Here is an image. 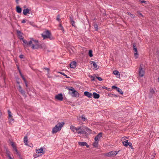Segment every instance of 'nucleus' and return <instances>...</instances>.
Segmentation results:
<instances>
[{
    "instance_id": "1",
    "label": "nucleus",
    "mask_w": 159,
    "mask_h": 159,
    "mask_svg": "<svg viewBox=\"0 0 159 159\" xmlns=\"http://www.w3.org/2000/svg\"><path fill=\"white\" fill-rule=\"evenodd\" d=\"M30 40L32 41V43L29 46H31L32 49L41 48L45 49L46 48V46L44 43H39L38 40H34L33 38H31Z\"/></svg>"
},
{
    "instance_id": "2",
    "label": "nucleus",
    "mask_w": 159,
    "mask_h": 159,
    "mask_svg": "<svg viewBox=\"0 0 159 159\" xmlns=\"http://www.w3.org/2000/svg\"><path fill=\"white\" fill-rule=\"evenodd\" d=\"M91 130L85 126L82 125L78 127V134H84L87 135L89 133H91Z\"/></svg>"
},
{
    "instance_id": "3",
    "label": "nucleus",
    "mask_w": 159,
    "mask_h": 159,
    "mask_svg": "<svg viewBox=\"0 0 159 159\" xmlns=\"http://www.w3.org/2000/svg\"><path fill=\"white\" fill-rule=\"evenodd\" d=\"M16 32L17 35L20 37V39L22 40V41L24 43L23 45L25 48H26L27 47L30 46L32 44V40H30L29 42H28L26 40L24 39L22 35L23 33H21L20 31L17 30Z\"/></svg>"
},
{
    "instance_id": "4",
    "label": "nucleus",
    "mask_w": 159,
    "mask_h": 159,
    "mask_svg": "<svg viewBox=\"0 0 159 159\" xmlns=\"http://www.w3.org/2000/svg\"><path fill=\"white\" fill-rule=\"evenodd\" d=\"M41 35L43 39H49L50 40H52L54 39V38L52 36L50 31L48 30H46L44 31Z\"/></svg>"
},
{
    "instance_id": "5",
    "label": "nucleus",
    "mask_w": 159,
    "mask_h": 159,
    "mask_svg": "<svg viewBox=\"0 0 159 159\" xmlns=\"http://www.w3.org/2000/svg\"><path fill=\"white\" fill-rule=\"evenodd\" d=\"M64 123L63 122L61 123H59L56 125L52 129V134L56 133L57 132L60 131L62 126L64 125Z\"/></svg>"
},
{
    "instance_id": "6",
    "label": "nucleus",
    "mask_w": 159,
    "mask_h": 159,
    "mask_svg": "<svg viewBox=\"0 0 159 159\" xmlns=\"http://www.w3.org/2000/svg\"><path fill=\"white\" fill-rule=\"evenodd\" d=\"M145 72L143 68L141 67V65H140L139 71V75L140 77H142L144 76Z\"/></svg>"
},
{
    "instance_id": "7",
    "label": "nucleus",
    "mask_w": 159,
    "mask_h": 159,
    "mask_svg": "<svg viewBox=\"0 0 159 159\" xmlns=\"http://www.w3.org/2000/svg\"><path fill=\"white\" fill-rule=\"evenodd\" d=\"M133 47L134 51L136 52L134 53V56L136 58H137L138 57V54L137 49L136 48V44L134 43L133 44Z\"/></svg>"
},
{
    "instance_id": "8",
    "label": "nucleus",
    "mask_w": 159,
    "mask_h": 159,
    "mask_svg": "<svg viewBox=\"0 0 159 159\" xmlns=\"http://www.w3.org/2000/svg\"><path fill=\"white\" fill-rule=\"evenodd\" d=\"M118 152L117 151H111L109 152L108 153L105 154V156L107 157H111V156H115L118 153Z\"/></svg>"
},
{
    "instance_id": "9",
    "label": "nucleus",
    "mask_w": 159,
    "mask_h": 159,
    "mask_svg": "<svg viewBox=\"0 0 159 159\" xmlns=\"http://www.w3.org/2000/svg\"><path fill=\"white\" fill-rule=\"evenodd\" d=\"M55 98L57 100L62 101L63 100V95L62 93H60L55 96Z\"/></svg>"
},
{
    "instance_id": "10",
    "label": "nucleus",
    "mask_w": 159,
    "mask_h": 159,
    "mask_svg": "<svg viewBox=\"0 0 159 159\" xmlns=\"http://www.w3.org/2000/svg\"><path fill=\"white\" fill-rule=\"evenodd\" d=\"M72 92L71 93V94L72 97L77 98L79 96V93L75 89H73L72 90Z\"/></svg>"
},
{
    "instance_id": "11",
    "label": "nucleus",
    "mask_w": 159,
    "mask_h": 159,
    "mask_svg": "<svg viewBox=\"0 0 159 159\" xmlns=\"http://www.w3.org/2000/svg\"><path fill=\"white\" fill-rule=\"evenodd\" d=\"M45 151L44 152L43 149L41 147L39 149L36 150V153L38 154L39 153L40 156H41L43 154H44L45 153Z\"/></svg>"
},
{
    "instance_id": "12",
    "label": "nucleus",
    "mask_w": 159,
    "mask_h": 159,
    "mask_svg": "<svg viewBox=\"0 0 159 159\" xmlns=\"http://www.w3.org/2000/svg\"><path fill=\"white\" fill-rule=\"evenodd\" d=\"M70 129L73 132L78 133V127H75L73 125H71L70 126Z\"/></svg>"
},
{
    "instance_id": "13",
    "label": "nucleus",
    "mask_w": 159,
    "mask_h": 159,
    "mask_svg": "<svg viewBox=\"0 0 159 159\" xmlns=\"http://www.w3.org/2000/svg\"><path fill=\"white\" fill-rule=\"evenodd\" d=\"M102 133L100 132L95 137L94 139L95 141H98L100 138L102 137Z\"/></svg>"
},
{
    "instance_id": "14",
    "label": "nucleus",
    "mask_w": 159,
    "mask_h": 159,
    "mask_svg": "<svg viewBox=\"0 0 159 159\" xmlns=\"http://www.w3.org/2000/svg\"><path fill=\"white\" fill-rule=\"evenodd\" d=\"M84 94L85 96H87L89 98H91L93 96V94L92 93L88 91L84 92Z\"/></svg>"
},
{
    "instance_id": "15",
    "label": "nucleus",
    "mask_w": 159,
    "mask_h": 159,
    "mask_svg": "<svg viewBox=\"0 0 159 159\" xmlns=\"http://www.w3.org/2000/svg\"><path fill=\"white\" fill-rule=\"evenodd\" d=\"M30 9L27 8L26 9H24L23 10V13L25 16H26L27 14H30Z\"/></svg>"
},
{
    "instance_id": "16",
    "label": "nucleus",
    "mask_w": 159,
    "mask_h": 159,
    "mask_svg": "<svg viewBox=\"0 0 159 159\" xmlns=\"http://www.w3.org/2000/svg\"><path fill=\"white\" fill-rule=\"evenodd\" d=\"M78 144L79 145L81 146H85L87 148L89 147V146L87 144V143L85 142H79Z\"/></svg>"
},
{
    "instance_id": "17",
    "label": "nucleus",
    "mask_w": 159,
    "mask_h": 159,
    "mask_svg": "<svg viewBox=\"0 0 159 159\" xmlns=\"http://www.w3.org/2000/svg\"><path fill=\"white\" fill-rule=\"evenodd\" d=\"M76 62L75 61H73L71 62L70 64V67L72 68H74L76 66Z\"/></svg>"
},
{
    "instance_id": "18",
    "label": "nucleus",
    "mask_w": 159,
    "mask_h": 159,
    "mask_svg": "<svg viewBox=\"0 0 159 159\" xmlns=\"http://www.w3.org/2000/svg\"><path fill=\"white\" fill-rule=\"evenodd\" d=\"M24 142L25 144L27 146H29L28 144V139L27 136H25L24 137Z\"/></svg>"
},
{
    "instance_id": "19",
    "label": "nucleus",
    "mask_w": 159,
    "mask_h": 159,
    "mask_svg": "<svg viewBox=\"0 0 159 159\" xmlns=\"http://www.w3.org/2000/svg\"><path fill=\"white\" fill-rule=\"evenodd\" d=\"M70 23L72 25V26H73L75 27V22L73 20V18L72 17L70 16Z\"/></svg>"
},
{
    "instance_id": "20",
    "label": "nucleus",
    "mask_w": 159,
    "mask_h": 159,
    "mask_svg": "<svg viewBox=\"0 0 159 159\" xmlns=\"http://www.w3.org/2000/svg\"><path fill=\"white\" fill-rule=\"evenodd\" d=\"M93 98L95 99H98L100 97L99 94L95 92L93 93Z\"/></svg>"
},
{
    "instance_id": "21",
    "label": "nucleus",
    "mask_w": 159,
    "mask_h": 159,
    "mask_svg": "<svg viewBox=\"0 0 159 159\" xmlns=\"http://www.w3.org/2000/svg\"><path fill=\"white\" fill-rule=\"evenodd\" d=\"M79 118L81 119V120L83 121H87V119L85 117L84 115L83 114L82 116H80Z\"/></svg>"
},
{
    "instance_id": "22",
    "label": "nucleus",
    "mask_w": 159,
    "mask_h": 159,
    "mask_svg": "<svg viewBox=\"0 0 159 159\" xmlns=\"http://www.w3.org/2000/svg\"><path fill=\"white\" fill-rule=\"evenodd\" d=\"M16 11L18 13L21 12L22 8L19 6H17L16 7Z\"/></svg>"
},
{
    "instance_id": "23",
    "label": "nucleus",
    "mask_w": 159,
    "mask_h": 159,
    "mask_svg": "<svg viewBox=\"0 0 159 159\" xmlns=\"http://www.w3.org/2000/svg\"><path fill=\"white\" fill-rule=\"evenodd\" d=\"M123 145L127 147L128 146L129 142H128V140H126L125 141H124L122 142Z\"/></svg>"
},
{
    "instance_id": "24",
    "label": "nucleus",
    "mask_w": 159,
    "mask_h": 159,
    "mask_svg": "<svg viewBox=\"0 0 159 159\" xmlns=\"http://www.w3.org/2000/svg\"><path fill=\"white\" fill-rule=\"evenodd\" d=\"M20 92L21 94L23 95V96H24L25 98L27 97L26 95L25 94V92L24 90H22L20 91Z\"/></svg>"
},
{
    "instance_id": "25",
    "label": "nucleus",
    "mask_w": 159,
    "mask_h": 159,
    "mask_svg": "<svg viewBox=\"0 0 159 159\" xmlns=\"http://www.w3.org/2000/svg\"><path fill=\"white\" fill-rule=\"evenodd\" d=\"M155 155L156 154L154 152H152V153H151V154L150 155L149 157H150L151 158L153 159L155 157Z\"/></svg>"
},
{
    "instance_id": "26",
    "label": "nucleus",
    "mask_w": 159,
    "mask_h": 159,
    "mask_svg": "<svg viewBox=\"0 0 159 159\" xmlns=\"http://www.w3.org/2000/svg\"><path fill=\"white\" fill-rule=\"evenodd\" d=\"M116 91H117L120 94H123V93L122 91L119 88H118Z\"/></svg>"
},
{
    "instance_id": "27",
    "label": "nucleus",
    "mask_w": 159,
    "mask_h": 159,
    "mask_svg": "<svg viewBox=\"0 0 159 159\" xmlns=\"http://www.w3.org/2000/svg\"><path fill=\"white\" fill-rule=\"evenodd\" d=\"M129 16L130 17L132 18H134L135 17V16L134 15L131 14L130 12H127Z\"/></svg>"
},
{
    "instance_id": "28",
    "label": "nucleus",
    "mask_w": 159,
    "mask_h": 159,
    "mask_svg": "<svg viewBox=\"0 0 159 159\" xmlns=\"http://www.w3.org/2000/svg\"><path fill=\"white\" fill-rule=\"evenodd\" d=\"M59 29L62 30L63 32L64 31V29L63 27L62 26L61 24V23H60L59 25Z\"/></svg>"
},
{
    "instance_id": "29",
    "label": "nucleus",
    "mask_w": 159,
    "mask_h": 159,
    "mask_svg": "<svg viewBox=\"0 0 159 159\" xmlns=\"http://www.w3.org/2000/svg\"><path fill=\"white\" fill-rule=\"evenodd\" d=\"M93 145L95 147H97L98 145V141H95L93 143Z\"/></svg>"
},
{
    "instance_id": "30",
    "label": "nucleus",
    "mask_w": 159,
    "mask_h": 159,
    "mask_svg": "<svg viewBox=\"0 0 159 159\" xmlns=\"http://www.w3.org/2000/svg\"><path fill=\"white\" fill-rule=\"evenodd\" d=\"M8 117L9 118L10 117H12V116L11 115V112L10 110H8Z\"/></svg>"
},
{
    "instance_id": "31",
    "label": "nucleus",
    "mask_w": 159,
    "mask_h": 159,
    "mask_svg": "<svg viewBox=\"0 0 159 159\" xmlns=\"http://www.w3.org/2000/svg\"><path fill=\"white\" fill-rule=\"evenodd\" d=\"M89 54L90 57H92L93 56L92 54V51L91 50H90L89 52Z\"/></svg>"
},
{
    "instance_id": "32",
    "label": "nucleus",
    "mask_w": 159,
    "mask_h": 159,
    "mask_svg": "<svg viewBox=\"0 0 159 159\" xmlns=\"http://www.w3.org/2000/svg\"><path fill=\"white\" fill-rule=\"evenodd\" d=\"M150 93H151L152 94H154L155 93V91L153 89H150Z\"/></svg>"
},
{
    "instance_id": "33",
    "label": "nucleus",
    "mask_w": 159,
    "mask_h": 159,
    "mask_svg": "<svg viewBox=\"0 0 159 159\" xmlns=\"http://www.w3.org/2000/svg\"><path fill=\"white\" fill-rule=\"evenodd\" d=\"M113 73L115 75H120L119 72L117 70H116L114 71Z\"/></svg>"
},
{
    "instance_id": "34",
    "label": "nucleus",
    "mask_w": 159,
    "mask_h": 159,
    "mask_svg": "<svg viewBox=\"0 0 159 159\" xmlns=\"http://www.w3.org/2000/svg\"><path fill=\"white\" fill-rule=\"evenodd\" d=\"M102 88L103 89H106L107 91H110L111 90V89L110 88H107L105 86H103Z\"/></svg>"
},
{
    "instance_id": "35",
    "label": "nucleus",
    "mask_w": 159,
    "mask_h": 159,
    "mask_svg": "<svg viewBox=\"0 0 159 159\" xmlns=\"http://www.w3.org/2000/svg\"><path fill=\"white\" fill-rule=\"evenodd\" d=\"M56 20L59 21H60L61 20L60 16L59 15H58L57 17Z\"/></svg>"
},
{
    "instance_id": "36",
    "label": "nucleus",
    "mask_w": 159,
    "mask_h": 159,
    "mask_svg": "<svg viewBox=\"0 0 159 159\" xmlns=\"http://www.w3.org/2000/svg\"><path fill=\"white\" fill-rule=\"evenodd\" d=\"M11 143L12 147L13 148H15V147H16V146L15 145L14 143L13 142H11Z\"/></svg>"
},
{
    "instance_id": "37",
    "label": "nucleus",
    "mask_w": 159,
    "mask_h": 159,
    "mask_svg": "<svg viewBox=\"0 0 159 159\" xmlns=\"http://www.w3.org/2000/svg\"><path fill=\"white\" fill-rule=\"evenodd\" d=\"M59 73L63 75L64 76H65L66 78H69V77L67 76L65 74H64V73L61 72H59Z\"/></svg>"
},
{
    "instance_id": "38",
    "label": "nucleus",
    "mask_w": 159,
    "mask_h": 159,
    "mask_svg": "<svg viewBox=\"0 0 159 159\" xmlns=\"http://www.w3.org/2000/svg\"><path fill=\"white\" fill-rule=\"evenodd\" d=\"M93 66L95 68H96V69H96V68H97V65L96 63L95 62H93Z\"/></svg>"
},
{
    "instance_id": "39",
    "label": "nucleus",
    "mask_w": 159,
    "mask_h": 159,
    "mask_svg": "<svg viewBox=\"0 0 159 159\" xmlns=\"http://www.w3.org/2000/svg\"><path fill=\"white\" fill-rule=\"evenodd\" d=\"M128 145L130 147V148L131 149H134V148L132 145V144L131 143L129 142Z\"/></svg>"
},
{
    "instance_id": "40",
    "label": "nucleus",
    "mask_w": 159,
    "mask_h": 159,
    "mask_svg": "<svg viewBox=\"0 0 159 159\" xmlns=\"http://www.w3.org/2000/svg\"><path fill=\"white\" fill-rule=\"evenodd\" d=\"M94 27L95 29V30H98V25L97 24H95L94 25Z\"/></svg>"
},
{
    "instance_id": "41",
    "label": "nucleus",
    "mask_w": 159,
    "mask_h": 159,
    "mask_svg": "<svg viewBox=\"0 0 159 159\" xmlns=\"http://www.w3.org/2000/svg\"><path fill=\"white\" fill-rule=\"evenodd\" d=\"M17 69H18V70L19 73H20V76H22V75L23 74L21 73V71H20V69L19 68V67L18 66H17Z\"/></svg>"
},
{
    "instance_id": "42",
    "label": "nucleus",
    "mask_w": 159,
    "mask_h": 159,
    "mask_svg": "<svg viewBox=\"0 0 159 159\" xmlns=\"http://www.w3.org/2000/svg\"><path fill=\"white\" fill-rule=\"evenodd\" d=\"M21 77L22 78L24 82L25 83L26 82V80L25 78L24 77L23 75H22V76H21Z\"/></svg>"
},
{
    "instance_id": "43",
    "label": "nucleus",
    "mask_w": 159,
    "mask_h": 159,
    "mask_svg": "<svg viewBox=\"0 0 159 159\" xmlns=\"http://www.w3.org/2000/svg\"><path fill=\"white\" fill-rule=\"evenodd\" d=\"M18 90L19 92L20 91L23 90L21 86L20 85L18 86Z\"/></svg>"
},
{
    "instance_id": "44",
    "label": "nucleus",
    "mask_w": 159,
    "mask_h": 159,
    "mask_svg": "<svg viewBox=\"0 0 159 159\" xmlns=\"http://www.w3.org/2000/svg\"><path fill=\"white\" fill-rule=\"evenodd\" d=\"M96 78L98 79V80H99V81H101L102 80V79L100 77H97L96 76Z\"/></svg>"
},
{
    "instance_id": "45",
    "label": "nucleus",
    "mask_w": 159,
    "mask_h": 159,
    "mask_svg": "<svg viewBox=\"0 0 159 159\" xmlns=\"http://www.w3.org/2000/svg\"><path fill=\"white\" fill-rule=\"evenodd\" d=\"M137 13L138 14H139L141 16H142V17H143V15H142V14L141 13L140 11H137Z\"/></svg>"
},
{
    "instance_id": "46",
    "label": "nucleus",
    "mask_w": 159,
    "mask_h": 159,
    "mask_svg": "<svg viewBox=\"0 0 159 159\" xmlns=\"http://www.w3.org/2000/svg\"><path fill=\"white\" fill-rule=\"evenodd\" d=\"M43 69H45V70H47V72H48V74H49V71L50 70V69H49V68L45 67V68H43Z\"/></svg>"
},
{
    "instance_id": "47",
    "label": "nucleus",
    "mask_w": 159,
    "mask_h": 159,
    "mask_svg": "<svg viewBox=\"0 0 159 159\" xmlns=\"http://www.w3.org/2000/svg\"><path fill=\"white\" fill-rule=\"evenodd\" d=\"M112 88L113 89H115L116 90H117V89L118 88V87H117L116 86H113L112 87Z\"/></svg>"
},
{
    "instance_id": "48",
    "label": "nucleus",
    "mask_w": 159,
    "mask_h": 159,
    "mask_svg": "<svg viewBox=\"0 0 159 159\" xmlns=\"http://www.w3.org/2000/svg\"><path fill=\"white\" fill-rule=\"evenodd\" d=\"M19 57L21 58H24V56L23 55L21 54L19 56Z\"/></svg>"
},
{
    "instance_id": "49",
    "label": "nucleus",
    "mask_w": 159,
    "mask_h": 159,
    "mask_svg": "<svg viewBox=\"0 0 159 159\" xmlns=\"http://www.w3.org/2000/svg\"><path fill=\"white\" fill-rule=\"evenodd\" d=\"M68 89L69 90H71L72 91V90L73 89H75L73 88L72 87H70V88H68L67 89Z\"/></svg>"
},
{
    "instance_id": "50",
    "label": "nucleus",
    "mask_w": 159,
    "mask_h": 159,
    "mask_svg": "<svg viewBox=\"0 0 159 159\" xmlns=\"http://www.w3.org/2000/svg\"><path fill=\"white\" fill-rule=\"evenodd\" d=\"M141 3H144L145 4H147V2L146 1H144V0H142L141 1Z\"/></svg>"
},
{
    "instance_id": "51",
    "label": "nucleus",
    "mask_w": 159,
    "mask_h": 159,
    "mask_svg": "<svg viewBox=\"0 0 159 159\" xmlns=\"http://www.w3.org/2000/svg\"><path fill=\"white\" fill-rule=\"evenodd\" d=\"M26 22V20L25 19H23L21 21V23H24Z\"/></svg>"
},
{
    "instance_id": "52",
    "label": "nucleus",
    "mask_w": 159,
    "mask_h": 159,
    "mask_svg": "<svg viewBox=\"0 0 159 159\" xmlns=\"http://www.w3.org/2000/svg\"><path fill=\"white\" fill-rule=\"evenodd\" d=\"M13 149L16 152L18 153V150L17 149L16 147H15V148H14Z\"/></svg>"
},
{
    "instance_id": "53",
    "label": "nucleus",
    "mask_w": 159,
    "mask_h": 159,
    "mask_svg": "<svg viewBox=\"0 0 159 159\" xmlns=\"http://www.w3.org/2000/svg\"><path fill=\"white\" fill-rule=\"evenodd\" d=\"M25 83V85L26 87H27V88L28 87V85L27 82V81Z\"/></svg>"
},
{
    "instance_id": "54",
    "label": "nucleus",
    "mask_w": 159,
    "mask_h": 159,
    "mask_svg": "<svg viewBox=\"0 0 159 159\" xmlns=\"http://www.w3.org/2000/svg\"><path fill=\"white\" fill-rule=\"evenodd\" d=\"M108 95L110 97H112V96H113V94H111V93H110L108 94Z\"/></svg>"
},
{
    "instance_id": "55",
    "label": "nucleus",
    "mask_w": 159,
    "mask_h": 159,
    "mask_svg": "<svg viewBox=\"0 0 159 159\" xmlns=\"http://www.w3.org/2000/svg\"><path fill=\"white\" fill-rule=\"evenodd\" d=\"M113 97H116V98H117L118 97V96L117 95L115 94H113Z\"/></svg>"
},
{
    "instance_id": "56",
    "label": "nucleus",
    "mask_w": 159,
    "mask_h": 159,
    "mask_svg": "<svg viewBox=\"0 0 159 159\" xmlns=\"http://www.w3.org/2000/svg\"><path fill=\"white\" fill-rule=\"evenodd\" d=\"M92 77L93 78L91 80L92 81L94 80H95V78L94 77H93V76H92Z\"/></svg>"
},
{
    "instance_id": "57",
    "label": "nucleus",
    "mask_w": 159,
    "mask_h": 159,
    "mask_svg": "<svg viewBox=\"0 0 159 159\" xmlns=\"http://www.w3.org/2000/svg\"><path fill=\"white\" fill-rule=\"evenodd\" d=\"M19 0H16V2L17 4H18V1Z\"/></svg>"
},
{
    "instance_id": "58",
    "label": "nucleus",
    "mask_w": 159,
    "mask_h": 159,
    "mask_svg": "<svg viewBox=\"0 0 159 159\" xmlns=\"http://www.w3.org/2000/svg\"><path fill=\"white\" fill-rule=\"evenodd\" d=\"M16 154L19 156H20V154L18 152V153L16 152Z\"/></svg>"
},
{
    "instance_id": "59",
    "label": "nucleus",
    "mask_w": 159,
    "mask_h": 159,
    "mask_svg": "<svg viewBox=\"0 0 159 159\" xmlns=\"http://www.w3.org/2000/svg\"><path fill=\"white\" fill-rule=\"evenodd\" d=\"M17 84H20V82H19L18 81H17Z\"/></svg>"
},
{
    "instance_id": "60",
    "label": "nucleus",
    "mask_w": 159,
    "mask_h": 159,
    "mask_svg": "<svg viewBox=\"0 0 159 159\" xmlns=\"http://www.w3.org/2000/svg\"><path fill=\"white\" fill-rule=\"evenodd\" d=\"M24 8H26V6H24Z\"/></svg>"
},
{
    "instance_id": "61",
    "label": "nucleus",
    "mask_w": 159,
    "mask_h": 159,
    "mask_svg": "<svg viewBox=\"0 0 159 159\" xmlns=\"http://www.w3.org/2000/svg\"><path fill=\"white\" fill-rule=\"evenodd\" d=\"M11 120H13V119H11Z\"/></svg>"
},
{
    "instance_id": "62",
    "label": "nucleus",
    "mask_w": 159,
    "mask_h": 159,
    "mask_svg": "<svg viewBox=\"0 0 159 159\" xmlns=\"http://www.w3.org/2000/svg\"><path fill=\"white\" fill-rule=\"evenodd\" d=\"M158 80L159 81V77H158Z\"/></svg>"
}]
</instances>
